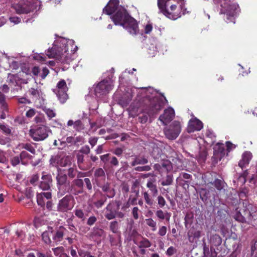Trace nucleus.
Here are the masks:
<instances>
[{
	"instance_id": "57",
	"label": "nucleus",
	"mask_w": 257,
	"mask_h": 257,
	"mask_svg": "<svg viewBox=\"0 0 257 257\" xmlns=\"http://www.w3.org/2000/svg\"><path fill=\"white\" fill-rule=\"evenodd\" d=\"M20 163H21V161L20 160V156H17L13 157L11 159V163L12 165L14 167L16 166L17 165L19 164Z\"/></svg>"
},
{
	"instance_id": "35",
	"label": "nucleus",
	"mask_w": 257,
	"mask_h": 257,
	"mask_svg": "<svg viewBox=\"0 0 257 257\" xmlns=\"http://www.w3.org/2000/svg\"><path fill=\"white\" fill-rule=\"evenodd\" d=\"M148 162V159L144 157H136L134 161L132 162L131 165L135 166L138 164L144 165L147 164Z\"/></svg>"
},
{
	"instance_id": "10",
	"label": "nucleus",
	"mask_w": 257,
	"mask_h": 257,
	"mask_svg": "<svg viewBox=\"0 0 257 257\" xmlns=\"http://www.w3.org/2000/svg\"><path fill=\"white\" fill-rule=\"evenodd\" d=\"M112 81L110 78L104 79L99 82L94 88V92L96 97H100L106 94L112 89Z\"/></svg>"
},
{
	"instance_id": "59",
	"label": "nucleus",
	"mask_w": 257,
	"mask_h": 257,
	"mask_svg": "<svg viewBox=\"0 0 257 257\" xmlns=\"http://www.w3.org/2000/svg\"><path fill=\"white\" fill-rule=\"evenodd\" d=\"M8 162V160L6 156L5 153L4 151H0V163L6 164Z\"/></svg>"
},
{
	"instance_id": "14",
	"label": "nucleus",
	"mask_w": 257,
	"mask_h": 257,
	"mask_svg": "<svg viewBox=\"0 0 257 257\" xmlns=\"http://www.w3.org/2000/svg\"><path fill=\"white\" fill-rule=\"evenodd\" d=\"M175 115L174 109L169 107L164 110L163 113L160 115L159 120L162 122L164 125L170 123L174 118Z\"/></svg>"
},
{
	"instance_id": "47",
	"label": "nucleus",
	"mask_w": 257,
	"mask_h": 257,
	"mask_svg": "<svg viewBox=\"0 0 257 257\" xmlns=\"http://www.w3.org/2000/svg\"><path fill=\"white\" fill-rule=\"evenodd\" d=\"M77 173V170L75 167H70L67 170V177L70 179L74 178Z\"/></svg>"
},
{
	"instance_id": "48",
	"label": "nucleus",
	"mask_w": 257,
	"mask_h": 257,
	"mask_svg": "<svg viewBox=\"0 0 257 257\" xmlns=\"http://www.w3.org/2000/svg\"><path fill=\"white\" fill-rule=\"evenodd\" d=\"M20 146L21 148L26 149L33 154H35L36 153L35 148L30 144H22Z\"/></svg>"
},
{
	"instance_id": "56",
	"label": "nucleus",
	"mask_w": 257,
	"mask_h": 257,
	"mask_svg": "<svg viewBox=\"0 0 257 257\" xmlns=\"http://www.w3.org/2000/svg\"><path fill=\"white\" fill-rule=\"evenodd\" d=\"M97 217L94 215L90 216L87 220L86 224L88 226H91L93 225L97 221Z\"/></svg>"
},
{
	"instance_id": "42",
	"label": "nucleus",
	"mask_w": 257,
	"mask_h": 257,
	"mask_svg": "<svg viewBox=\"0 0 257 257\" xmlns=\"http://www.w3.org/2000/svg\"><path fill=\"white\" fill-rule=\"evenodd\" d=\"M207 156V151L203 149L201 150L197 156V159L199 162L200 163L204 162L206 160Z\"/></svg>"
},
{
	"instance_id": "29",
	"label": "nucleus",
	"mask_w": 257,
	"mask_h": 257,
	"mask_svg": "<svg viewBox=\"0 0 257 257\" xmlns=\"http://www.w3.org/2000/svg\"><path fill=\"white\" fill-rule=\"evenodd\" d=\"M104 235L105 232L104 230L99 227H93L90 234L91 237L93 238H100Z\"/></svg>"
},
{
	"instance_id": "36",
	"label": "nucleus",
	"mask_w": 257,
	"mask_h": 257,
	"mask_svg": "<svg viewBox=\"0 0 257 257\" xmlns=\"http://www.w3.org/2000/svg\"><path fill=\"white\" fill-rule=\"evenodd\" d=\"M75 215L82 221L85 220L87 215L85 214L84 211L78 208H76L74 211Z\"/></svg>"
},
{
	"instance_id": "16",
	"label": "nucleus",
	"mask_w": 257,
	"mask_h": 257,
	"mask_svg": "<svg viewBox=\"0 0 257 257\" xmlns=\"http://www.w3.org/2000/svg\"><path fill=\"white\" fill-rule=\"evenodd\" d=\"M42 181L39 184V187L44 191H51V187L52 185V178L50 174H44L43 172Z\"/></svg>"
},
{
	"instance_id": "62",
	"label": "nucleus",
	"mask_w": 257,
	"mask_h": 257,
	"mask_svg": "<svg viewBox=\"0 0 257 257\" xmlns=\"http://www.w3.org/2000/svg\"><path fill=\"white\" fill-rule=\"evenodd\" d=\"M54 253L55 255H60V254L63 253L64 247L63 246L57 247L54 248H52Z\"/></svg>"
},
{
	"instance_id": "12",
	"label": "nucleus",
	"mask_w": 257,
	"mask_h": 257,
	"mask_svg": "<svg viewBox=\"0 0 257 257\" xmlns=\"http://www.w3.org/2000/svg\"><path fill=\"white\" fill-rule=\"evenodd\" d=\"M120 202L119 201H111L105 207V217L108 220L114 219L116 217L117 211L119 209Z\"/></svg>"
},
{
	"instance_id": "34",
	"label": "nucleus",
	"mask_w": 257,
	"mask_h": 257,
	"mask_svg": "<svg viewBox=\"0 0 257 257\" xmlns=\"http://www.w3.org/2000/svg\"><path fill=\"white\" fill-rule=\"evenodd\" d=\"M67 176L65 174H59L56 177L57 184L59 189L67 182Z\"/></svg>"
},
{
	"instance_id": "21",
	"label": "nucleus",
	"mask_w": 257,
	"mask_h": 257,
	"mask_svg": "<svg viewBox=\"0 0 257 257\" xmlns=\"http://www.w3.org/2000/svg\"><path fill=\"white\" fill-rule=\"evenodd\" d=\"M252 157V154L248 151H245L242 155V158L238 163V166L242 169L247 166Z\"/></svg>"
},
{
	"instance_id": "37",
	"label": "nucleus",
	"mask_w": 257,
	"mask_h": 257,
	"mask_svg": "<svg viewBox=\"0 0 257 257\" xmlns=\"http://www.w3.org/2000/svg\"><path fill=\"white\" fill-rule=\"evenodd\" d=\"M225 184L224 181L218 179H216L212 183V185L218 191L222 190L224 188Z\"/></svg>"
},
{
	"instance_id": "49",
	"label": "nucleus",
	"mask_w": 257,
	"mask_h": 257,
	"mask_svg": "<svg viewBox=\"0 0 257 257\" xmlns=\"http://www.w3.org/2000/svg\"><path fill=\"white\" fill-rule=\"evenodd\" d=\"M158 202V205L160 208H163L166 205H167L166 201L165 198L161 195H159L157 198Z\"/></svg>"
},
{
	"instance_id": "2",
	"label": "nucleus",
	"mask_w": 257,
	"mask_h": 257,
	"mask_svg": "<svg viewBox=\"0 0 257 257\" xmlns=\"http://www.w3.org/2000/svg\"><path fill=\"white\" fill-rule=\"evenodd\" d=\"M185 0H158L160 12L170 19L175 20L186 13Z\"/></svg>"
},
{
	"instance_id": "5",
	"label": "nucleus",
	"mask_w": 257,
	"mask_h": 257,
	"mask_svg": "<svg viewBox=\"0 0 257 257\" xmlns=\"http://www.w3.org/2000/svg\"><path fill=\"white\" fill-rule=\"evenodd\" d=\"M214 4L218 7H220V14L226 15V19L229 21L234 20L238 6L232 4L230 0H213Z\"/></svg>"
},
{
	"instance_id": "54",
	"label": "nucleus",
	"mask_w": 257,
	"mask_h": 257,
	"mask_svg": "<svg viewBox=\"0 0 257 257\" xmlns=\"http://www.w3.org/2000/svg\"><path fill=\"white\" fill-rule=\"evenodd\" d=\"M234 218L237 221L240 222H245L246 220L244 216H243L240 212L237 211L236 212L235 215H234Z\"/></svg>"
},
{
	"instance_id": "52",
	"label": "nucleus",
	"mask_w": 257,
	"mask_h": 257,
	"mask_svg": "<svg viewBox=\"0 0 257 257\" xmlns=\"http://www.w3.org/2000/svg\"><path fill=\"white\" fill-rule=\"evenodd\" d=\"M35 121L37 123H40V125H45L46 119L44 116L42 115H37L35 117Z\"/></svg>"
},
{
	"instance_id": "30",
	"label": "nucleus",
	"mask_w": 257,
	"mask_h": 257,
	"mask_svg": "<svg viewBox=\"0 0 257 257\" xmlns=\"http://www.w3.org/2000/svg\"><path fill=\"white\" fill-rule=\"evenodd\" d=\"M94 177L96 182L100 179L104 180L105 173L103 169L101 168H96L94 172Z\"/></svg>"
},
{
	"instance_id": "26",
	"label": "nucleus",
	"mask_w": 257,
	"mask_h": 257,
	"mask_svg": "<svg viewBox=\"0 0 257 257\" xmlns=\"http://www.w3.org/2000/svg\"><path fill=\"white\" fill-rule=\"evenodd\" d=\"M66 231V229L64 227L62 226H60L53 235V239L55 242H60L62 241L63 238L64 233Z\"/></svg>"
},
{
	"instance_id": "25",
	"label": "nucleus",
	"mask_w": 257,
	"mask_h": 257,
	"mask_svg": "<svg viewBox=\"0 0 257 257\" xmlns=\"http://www.w3.org/2000/svg\"><path fill=\"white\" fill-rule=\"evenodd\" d=\"M214 155L220 160L224 157L225 149L223 144L218 143L215 145L214 147Z\"/></svg>"
},
{
	"instance_id": "55",
	"label": "nucleus",
	"mask_w": 257,
	"mask_h": 257,
	"mask_svg": "<svg viewBox=\"0 0 257 257\" xmlns=\"http://www.w3.org/2000/svg\"><path fill=\"white\" fill-rule=\"evenodd\" d=\"M191 178V175L186 173H182L180 174L179 176L177 178L176 181L177 182L179 181H181L183 179L189 180Z\"/></svg>"
},
{
	"instance_id": "18",
	"label": "nucleus",
	"mask_w": 257,
	"mask_h": 257,
	"mask_svg": "<svg viewBox=\"0 0 257 257\" xmlns=\"http://www.w3.org/2000/svg\"><path fill=\"white\" fill-rule=\"evenodd\" d=\"M203 126V123L195 117L189 120L187 130L188 133H190L201 130Z\"/></svg>"
},
{
	"instance_id": "45",
	"label": "nucleus",
	"mask_w": 257,
	"mask_h": 257,
	"mask_svg": "<svg viewBox=\"0 0 257 257\" xmlns=\"http://www.w3.org/2000/svg\"><path fill=\"white\" fill-rule=\"evenodd\" d=\"M163 170L167 172L171 171L172 169V164L169 160H163L161 162Z\"/></svg>"
},
{
	"instance_id": "38",
	"label": "nucleus",
	"mask_w": 257,
	"mask_h": 257,
	"mask_svg": "<svg viewBox=\"0 0 257 257\" xmlns=\"http://www.w3.org/2000/svg\"><path fill=\"white\" fill-rule=\"evenodd\" d=\"M137 244L138 247L140 248H148L151 246V243L149 239L143 237H142V240H140Z\"/></svg>"
},
{
	"instance_id": "61",
	"label": "nucleus",
	"mask_w": 257,
	"mask_h": 257,
	"mask_svg": "<svg viewBox=\"0 0 257 257\" xmlns=\"http://www.w3.org/2000/svg\"><path fill=\"white\" fill-rule=\"evenodd\" d=\"M18 102L19 104H30L31 103L30 100L29 99H27L26 97H19L17 99Z\"/></svg>"
},
{
	"instance_id": "53",
	"label": "nucleus",
	"mask_w": 257,
	"mask_h": 257,
	"mask_svg": "<svg viewBox=\"0 0 257 257\" xmlns=\"http://www.w3.org/2000/svg\"><path fill=\"white\" fill-rule=\"evenodd\" d=\"M43 111L45 112L47 116L50 119H51L52 118L56 116V113L53 109L45 108L43 109Z\"/></svg>"
},
{
	"instance_id": "58",
	"label": "nucleus",
	"mask_w": 257,
	"mask_h": 257,
	"mask_svg": "<svg viewBox=\"0 0 257 257\" xmlns=\"http://www.w3.org/2000/svg\"><path fill=\"white\" fill-rule=\"evenodd\" d=\"M42 239L44 242L46 244H49L51 241L49 235V233L47 231L44 232L42 234Z\"/></svg>"
},
{
	"instance_id": "6",
	"label": "nucleus",
	"mask_w": 257,
	"mask_h": 257,
	"mask_svg": "<svg viewBox=\"0 0 257 257\" xmlns=\"http://www.w3.org/2000/svg\"><path fill=\"white\" fill-rule=\"evenodd\" d=\"M181 130V122L178 120H174L169 125L164 128V133L167 139L173 140L179 136Z\"/></svg>"
},
{
	"instance_id": "4",
	"label": "nucleus",
	"mask_w": 257,
	"mask_h": 257,
	"mask_svg": "<svg viewBox=\"0 0 257 257\" xmlns=\"http://www.w3.org/2000/svg\"><path fill=\"white\" fill-rule=\"evenodd\" d=\"M72 40H67L62 39L58 44H54L51 48L49 49L46 55L49 58H56L62 63H69L72 61L70 55L67 53L68 50V45L73 44Z\"/></svg>"
},
{
	"instance_id": "50",
	"label": "nucleus",
	"mask_w": 257,
	"mask_h": 257,
	"mask_svg": "<svg viewBox=\"0 0 257 257\" xmlns=\"http://www.w3.org/2000/svg\"><path fill=\"white\" fill-rule=\"evenodd\" d=\"M0 130L7 135H10L11 134V130L9 126L6 124L0 123Z\"/></svg>"
},
{
	"instance_id": "41",
	"label": "nucleus",
	"mask_w": 257,
	"mask_h": 257,
	"mask_svg": "<svg viewBox=\"0 0 257 257\" xmlns=\"http://www.w3.org/2000/svg\"><path fill=\"white\" fill-rule=\"evenodd\" d=\"M29 92L33 98L38 99L40 97L41 91L40 89L31 88L29 89Z\"/></svg>"
},
{
	"instance_id": "17",
	"label": "nucleus",
	"mask_w": 257,
	"mask_h": 257,
	"mask_svg": "<svg viewBox=\"0 0 257 257\" xmlns=\"http://www.w3.org/2000/svg\"><path fill=\"white\" fill-rule=\"evenodd\" d=\"M201 236V231L194 226L189 229L187 232V237L189 241L191 243H197Z\"/></svg>"
},
{
	"instance_id": "8",
	"label": "nucleus",
	"mask_w": 257,
	"mask_h": 257,
	"mask_svg": "<svg viewBox=\"0 0 257 257\" xmlns=\"http://www.w3.org/2000/svg\"><path fill=\"white\" fill-rule=\"evenodd\" d=\"M146 186L149 189L152 195L147 191H142V195L146 204L150 206H152L154 204L153 197L157 196L158 194V190L156 185L154 183L152 180H150L147 182Z\"/></svg>"
},
{
	"instance_id": "44",
	"label": "nucleus",
	"mask_w": 257,
	"mask_h": 257,
	"mask_svg": "<svg viewBox=\"0 0 257 257\" xmlns=\"http://www.w3.org/2000/svg\"><path fill=\"white\" fill-rule=\"evenodd\" d=\"M77 163L78 167L80 169L84 170L83 163L84 156L82 154H78L76 156Z\"/></svg>"
},
{
	"instance_id": "63",
	"label": "nucleus",
	"mask_w": 257,
	"mask_h": 257,
	"mask_svg": "<svg viewBox=\"0 0 257 257\" xmlns=\"http://www.w3.org/2000/svg\"><path fill=\"white\" fill-rule=\"evenodd\" d=\"M11 141L10 138L0 136V144L5 145L9 144Z\"/></svg>"
},
{
	"instance_id": "31",
	"label": "nucleus",
	"mask_w": 257,
	"mask_h": 257,
	"mask_svg": "<svg viewBox=\"0 0 257 257\" xmlns=\"http://www.w3.org/2000/svg\"><path fill=\"white\" fill-rule=\"evenodd\" d=\"M221 242L222 239L219 235L215 234L211 236L210 239V246H213V248L214 246H218L221 244Z\"/></svg>"
},
{
	"instance_id": "27",
	"label": "nucleus",
	"mask_w": 257,
	"mask_h": 257,
	"mask_svg": "<svg viewBox=\"0 0 257 257\" xmlns=\"http://www.w3.org/2000/svg\"><path fill=\"white\" fill-rule=\"evenodd\" d=\"M155 214L158 219L161 220L165 219L166 221L168 223L169 222L170 217L171 216V213L167 211H164L161 209L157 210Z\"/></svg>"
},
{
	"instance_id": "19",
	"label": "nucleus",
	"mask_w": 257,
	"mask_h": 257,
	"mask_svg": "<svg viewBox=\"0 0 257 257\" xmlns=\"http://www.w3.org/2000/svg\"><path fill=\"white\" fill-rule=\"evenodd\" d=\"M119 3V0H110L107 5L104 8L103 13L108 15H112L120 7H118Z\"/></svg>"
},
{
	"instance_id": "46",
	"label": "nucleus",
	"mask_w": 257,
	"mask_h": 257,
	"mask_svg": "<svg viewBox=\"0 0 257 257\" xmlns=\"http://www.w3.org/2000/svg\"><path fill=\"white\" fill-rule=\"evenodd\" d=\"M146 223L147 225L152 228V230L155 231L157 229V223L152 218H149L146 219Z\"/></svg>"
},
{
	"instance_id": "1",
	"label": "nucleus",
	"mask_w": 257,
	"mask_h": 257,
	"mask_svg": "<svg viewBox=\"0 0 257 257\" xmlns=\"http://www.w3.org/2000/svg\"><path fill=\"white\" fill-rule=\"evenodd\" d=\"M162 97L158 96H146L139 99H136L133 103L134 107L140 108L141 112L145 114L139 117L141 123H146L148 117H151L157 114L168 103L166 98L162 94Z\"/></svg>"
},
{
	"instance_id": "43",
	"label": "nucleus",
	"mask_w": 257,
	"mask_h": 257,
	"mask_svg": "<svg viewBox=\"0 0 257 257\" xmlns=\"http://www.w3.org/2000/svg\"><path fill=\"white\" fill-rule=\"evenodd\" d=\"M68 192L74 195H77L79 194L82 193V192L78 190V189H77L72 182L69 187Z\"/></svg>"
},
{
	"instance_id": "28",
	"label": "nucleus",
	"mask_w": 257,
	"mask_h": 257,
	"mask_svg": "<svg viewBox=\"0 0 257 257\" xmlns=\"http://www.w3.org/2000/svg\"><path fill=\"white\" fill-rule=\"evenodd\" d=\"M20 160L21 164L24 165L28 164L29 161L32 159V156L30 155L26 151H23L20 154Z\"/></svg>"
},
{
	"instance_id": "3",
	"label": "nucleus",
	"mask_w": 257,
	"mask_h": 257,
	"mask_svg": "<svg viewBox=\"0 0 257 257\" xmlns=\"http://www.w3.org/2000/svg\"><path fill=\"white\" fill-rule=\"evenodd\" d=\"M110 18L115 25L122 26L130 34L136 35L139 33L137 21L130 16L124 8L120 7L111 15Z\"/></svg>"
},
{
	"instance_id": "64",
	"label": "nucleus",
	"mask_w": 257,
	"mask_h": 257,
	"mask_svg": "<svg viewBox=\"0 0 257 257\" xmlns=\"http://www.w3.org/2000/svg\"><path fill=\"white\" fill-rule=\"evenodd\" d=\"M36 113V110L34 108L29 109L26 113V116L28 118H32L33 117Z\"/></svg>"
},
{
	"instance_id": "51",
	"label": "nucleus",
	"mask_w": 257,
	"mask_h": 257,
	"mask_svg": "<svg viewBox=\"0 0 257 257\" xmlns=\"http://www.w3.org/2000/svg\"><path fill=\"white\" fill-rule=\"evenodd\" d=\"M173 182V176L172 175H168L166 176L165 180H163L161 184L163 186H168L172 184Z\"/></svg>"
},
{
	"instance_id": "22",
	"label": "nucleus",
	"mask_w": 257,
	"mask_h": 257,
	"mask_svg": "<svg viewBox=\"0 0 257 257\" xmlns=\"http://www.w3.org/2000/svg\"><path fill=\"white\" fill-rule=\"evenodd\" d=\"M100 187L107 197L112 198L115 196V190L111 185L110 183L106 182Z\"/></svg>"
},
{
	"instance_id": "20",
	"label": "nucleus",
	"mask_w": 257,
	"mask_h": 257,
	"mask_svg": "<svg viewBox=\"0 0 257 257\" xmlns=\"http://www.w3.org/2000/svg\"><path fill=\"white\" fill-rule=\"evenodd\" d=\"M51 197L52 194L51 191L38 193L37 195V201L38 205L42 207H44L46 200L51 199Z\"/></svg>"
},
{
	"instance_id": "32",
	"label": "nucleus",
	"mask_w": 257,
	"mask_h": 257,
	"mask_svg": "<svg viewBox=\"0 0 257 257\" xmlns=\"http://www.w3.org/2000/svg\"><path fill=\"white\" fill-rule=\"evenodd\" d=\"M243 205L245 208V211L246 212L247 217L251 218L252 214L256 211V207L247 202H243Z\"/></svg>"
},
{
	"instance_id": "9",
	"label": "nucleus",
	"mask_w": 257,
	"mask_h": 257,
	"mask_svg": "<svg viewBox=\"0 0 257 257\" xmlns=\"http://www.w3.org/2000/svg\"><path fill=\"white\" fill-rule=\"evenodd\" d=\"M49 128L46 125H38L34 128L31 129V137L35 141H43L48 136Z\"/></svg>"
},
{
	"instance_id": "7",
	"label": "nucleus",
	"mask_w": 257,
	"mask_h": 257,
	"mask_svg": "<svg viewBox=\"0 0 257 257\" xmlns=\"http://www.w3.org/2000/svg\"><path fill=\"white\" fill-rule=\"evenodd\" d=\"M75 204V200L72 195H66L60 199L57 205V211L59 212H67L71 210Z\"/></svg>"
},
{
	"instance_id": "33",
	"label": "nucleus",
	"mask_w": 257,
	"mask_h": 257,
	"mask_svg": "<svg viewBox=\"0 0 257 257\" xmlns=\"http://www.w3.org/2000/svg\"><path fill=\"white\" fill-rule=\"evenodd\" d=\"M0 108L5 111H9V106L6 101V96L2 91H0Z\"/></svg>"
},
{
	"instance_id": "40",
	"label": "nucleus",
	"mask_w": 257,
	"mask_h": 257,
	"mask_svg": "<svg viewBox=\"0 0 257 257\" xmlns=\"http://www.w3.org/2000/svg\"><path fill=\"white\" fill-rule=\"evenodd\" d=\"M74 186H75L78 190H80L82 193L83 192L84 182L81 179H76L72 181Z\"/></svg>"
},
{
	"instance_id": "39",
	"label": "nucleus",
	"mask_w": 257,
	"mask_h": 257,
	"mask_svg": "<svg viewBox=\"0 0 257 257\" xmlns=\"http://www.w3.org/2000/svg\"><path fill=\"white\" fill-rule=\"evenodd\" d=\"M109 229L113 233L117 234L119 233L118 222L116 220L111 221L109 223Z\"/></svg>"
},
{
	"instance_id": "11",
	"label": "nucleus",
	"mask_w": 257,
	"mask_h": 257,
	"mask_svg": "<svg viewBox=\"0 0 257 257\" xmlns=\"http://www.w3.org/2000/svg\"><path fill=\"white\" fill-rule=\"evenodd\" d=\"M68 87L65 81L63 79L59 81L57 84L56 88L53 90L60 101L63 103L68 98L67 91Z\"/></svg>"
},
{
	"instance_id": "23",
	"label": "nucleus",
	"mask_w": 257,
	"mask_h": 257,
	"mask_svg": "<svg viewBox=\"0 0 257 257\" xmlns=\"http://www.w3.org/2000/svg\"><path fill=\"white\" fill-rule=\"evenodd\" d=\"M67 126H72L75 131L78 132H81L85 129L84 124L80 120L73 121V120H69L67 123Z\"/></svg>"
},
{
	"instance_id": "15",
	"label": "nucleus",
	"mask_w": 257,
	"mask_h": 257,
	"mask_svg": "<svg viewBox=\"0 0 257 257\" xmlns=\"http://www.w3.org/2000/svg\"><path fill=\"white\" fill-rule=\"evenodd\" d=\"M50 164L55 167H66L70 163L68 157L59 155L52 156L50 160Z\"/></svg>"
},
{
	"instance_id": "60",
	"label": "nucleus",
	"mask_w": 257,
	"mask_h": 257,
	"mask_svg": "<svg viewBox=\"0 0 257 257\" xmlns=\"http://www.w3.org/2000/svg\"><path fill=\"white\" fill-rule=\"evenodd\" d=\"M106 199L105 198L101 199L94 202V205L97 208L101 207L105 202Z\"/></svg>"
},
{
	"instance_id": "24",
	"label": "nucleus",
	"mask_w": 257,
	"mask_h": 257,
	"mask_svg": "<svg viewBox=\"0 0 257 257\" xmlns=\"http://www.w3.org/2000/svg\"><path fill=\"white\" fill-rule=\"evenodd\" d=\"M203 257H221L217 255V252L213 246H210V248L206 245L205 243L203 244Z\"/></svg>"
},
{
	"instance_id": "13",
	"label": "nucleus",
	"mask_w": 257,
	"mask_h": 257,
	"mask_svg": "<svg viewBox=\"0 0 257 257\" xmlns=\"http://www.w3.org/2000/svg\"><path fill=\"white\" fill-rule=\"evenodd\" d=\"M14 8L17 14H27L35 9V6L31 1L23 0L14 5Z\"/></svg>"
}]
</instances>
